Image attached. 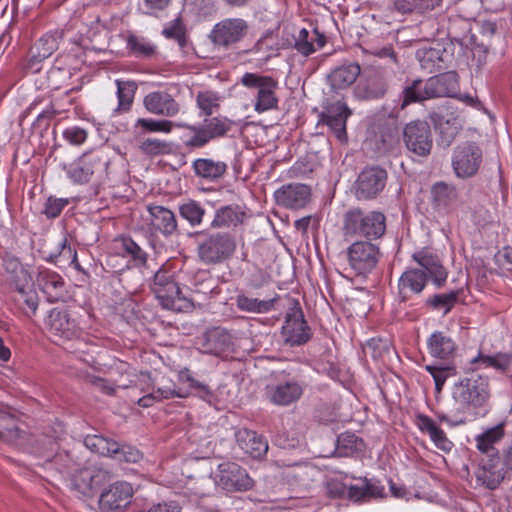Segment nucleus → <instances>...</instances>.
Returning a JSON list of instances; mask_svg holds the SVG:
<instances>
[{
    "instance_id": "nucleus-1",
    "label": "nucleus",
    "mask_w": 512,
    "mask_h": 512,
    "mask_svg": "<svg viewBox=\"0 0 512 512\" xmlns=\"http://www.w3.org/2000/svg\"><path fill=\"white\" fill-rule=\"evenodd\" d=\"M189 236L195 238L197 259L206 266L226 262L237 248L235 235L228 231L201 230Z\"/></svg>"
},
{
    "instance_id": "nucleus-2",
    "label": "nucleus",
    "mask_w": 512,
    "mask_h": 512,
    "mask_svg": "<svg viewBox=\"0 0 512 512\" xmlns=\"http://www.w3.org/2000/svg\"><path fill=\"white\" fill-rule=\"evenodd\" d=\"M343 234L346 238H381L386 231V217L380 211H365L353 207L343 215Z\"/></svg>"
},
{
    "instance_id": "nucleus-3",
    "label": "nucleus",
    "mask_w": 512,
    "mask_h": 512,
    "mask_svg": "<svg viewBox=\"0 0 512 512\" xmlns=\"http://www.w3.org/2000/svg\"><path fill=\"white\" fill-rule=\"evenodd\" d=\"M452 397L463 411L482 408L490 399L489 379L472 373L454 384Z\"/></svg>"
},
{
    "instance_id": "nucleus-4",
    "label": "nucleus",
    "mask_w": 512,
    "mask_h": 512,
    "mask_svg": "<svg viewBox=\"0 0 512 512\" xmlns=\"http://www.w3.org/2000/svg\"><path fill=\"white\" fill-rule=\"evenodd\" d=\"M110 159L102 150L84 153L70 165L68 177L78 184H85L91 180L104 181L108 176Z\"/></svg>"
},
{
    "instance_id": "nucleus-5",
    "label": "nucleus",
    "mask_w": 512,
    "mask_h": 512,
    "mask_svg": "<svg viewBox=\"0 0 512 512\" xmlns=\"http://www.w3.org/2000/svg\"><path fill=\"white\" fill-rule=\"evenodd\" d=\"M140 390L144 395L137 400V404L143 408L151 407L163 400L186 398L190 394L178 388L176 383L165 375L151 379L148 374H141Z\"/></svg>"
},
{
    "instance_id": "nucleus-6",
    "label": "nucleus",
    "mask_w": 512,
    "mask_h": 512,
    "mask_svg": "<svg viewBox=\"0 0 512 512\" xmlns=\"http://www.w3.org/2000/svg\"><path fill=\"white\" fill-rule=\"evenodd\" d=\"M346 256L353 275L366 278L376 269L382 253L371 241H356L347 248Z\"/></svg>"
},
{
    "instance_id": "nucleus-7",
    "label": "nucleus",
    "mask_w": 512,
    "mask_h": 512,
    "mask_svg": "<svg viewBox=\"0 0 512 512\" xmlns=\"http://www.w3.org/2000/svg\"><path fill=\"white\" fill-rule=\"evenodd\" d=\"M249 29L248 22L243 18H224L213 26L208 38L215 47L230 49L244 40Z\"/></svg>"
},
{
    "instance_id": "nucleus-8",
    "label": "nucleus",
    "mask_w": 512,
    "mask_h": 512,
    "mask_svg": "<svg viewBox=\"0 0 512 512\" xmlns=\"http://www.w3.org/2000/svg\"><path fill=\"white\" fill-rule=\"evenodd\" d=\"M240 83L249 88L256 90V101L254 109L258 113H263L278 106V98L275 90L277 89V81L270 76H262L255 73H245Z\"/></svg>"
},
{
    "instance_id": "nucleus-9",
    "label": "nucleus",
    "mask_w": 512,
    "mask_h": 512,
    "mask_svg": "<svg viewBox=\"0 0 512 512\" xmlns=\"http://www.w3.org/2000/svg\"><path fill=\"white\" fill-rule=\"evenodd\" d=\"M483 152L475 142H464L457 145L452 154V168L461 179L475 176L482 164Z\"/></svg>"
},
{
    "instance_id": "nucleus-10",
    "label": "nucleus",
    "mask_w": 512,
    "mask_h": 512,
    "mask_svg": "<svg viewBox=\"0 0 512 512\" xmlns=\"http://www.w3.org/2000/svg\"><path fill=\"white\" fill-rule=\"evenodd\" d=\"M47 327L53 341L58 345L78 339L81 335V329L76 319L65 308L56 307L50 311Z\"/></svg>"
},
{
    "instance_id": "nucleus-11",
    "label": "nucleus",
    "mask_w": 512,
    "mask_h": 512,
    "mask_svg": "<svg viewBox=\"0 0 512 512\" xmlns=\"http://www.w3.org/2000/svg\"><path fill=\"white\" fill-rule=\"evenodd\" d=\"M281 334L284 343L291 347L304 345L311 339V328L304 319L303 311L297 301L285 316Z\"/></svg>"
},
{
    "instance_id": "nucleus-12",
    "label": "nucleus",
    "mask_w": 512,
    "mask_h": 512,
    "mask_svg": "<svg viewBox=\"0 0 512 512\" xmlns=\"http://www.w3.org/2000/svg\"><path fill=\"white\" fill-rule=\"evenodd\" d=\"M407 150L417 156L427 157L433 147V136L426 121L416 120L407 123L402 132Z\"/></svg>"
},
{
    "instance_id": "nucleus-13",
    "label": "nucleus",
    "mask_w": 512,
    "mask_h": 512,
    "mask_svg": "<svg viewBox=\"0 0 512 512\" xmlns=\"http://www.w3.org/2000/svg\"><path fill=\"white\" fill-rule=\"evenodd\" d=\"M151 290L163 308L175 311L181 309L178 302L185 300V297H181V290L167 269L160 268L155 273Z\"/></svg>"
},
{
    "instance_id": "nucleus-14",
    "label": "nucleus",
    "mask_w": 512,
    "mask_h": 512,
    "mask_svg": "<svg viewBox=\"0 0 512 512\" xmlns=\"http://www.w3.org/2000/svg\"><path fill=\"white\" fill-rule=\"evenodd\" d=\"M386 170L379 167H368L362 170L354 185V193L359 200L376 198L385 188Z\"/></svg>"
},
{
    "instance_id": "nucleus-15",
    "label": "nucleus",
    "mask_w": 512,
    "mask_h": 512,
    "mask_svg": "<svg viewBox=\"0 0 512 512\" xmlns=\"http://www.w3.org/2000/svg\"><path fill=\"white\" fill-rule=\"evenodd\" d=\"M218 485L228 492H245L253 487L254 481L237 463L226 462L219 465Z\"/></svg>"
},
{
    "instance_id": "nucleus-16",
    "label": "nucleus",
    "mask_w": 512,
    "mask_h": 512,
    "mask_svg": "<svg viewBox=\"0 0 512 512\" xmlns=\"http://www.w3.org/2000/svg\"><path fill=\"white\" fill-rule=\"evenodd\" d=\"M133 495L132 486L125 481H117L104 488L99 496V508L103 512L120 510L127 506Z\"/></svg>"
},
{
    "instance_id": "nucleus-17",
    "label": "nucleus",
    "mask_w": 512,
    "mask_h": 512,
    "mask_svg": "<svg viewBox=\"0 0 512 512\" xmlns=\"http://www.w3.org/2000/svg\"><path fill=\"white\" fill-rule=\"evenodd\" d=\"M63 37V29H54L42 35L30 49L28 67L38 71V64L50 57L59 48Z\"/></svg>"
},
{
    "instance_id": "nucleus-18",
    "label": "nucleus",
    "mask_w": 512,
    "mask_h": 512,
    "mask_svg": "<svg viewBox=\"0 0 512 512\" xmlns=\"http://www.w3.org/2000/svg\"><path fill=\"white\" fill-rule=\"evenodd\" d=\"M304 383L288 380L266 386L267 400L277 406H290L296 403L304 393Z\"/></svg>"
},
{
    "instance_id": "nucleus-19",
    "label": "nucleus",
    "mask_w": 512,
    "mask_h": 512,
    "mask_svg": "<svg viewBox=\"0 0 512 512\" xmlns=\"http://www.w3.org/2000/svg\"><path fill=\"white\" fill-rule=\"evenodd\" d=\"M351 113L345 103L337 101L326 107L320 115V120L330 128L339 141L344 142L347 140L346 122Z\"/></svg>"
},
{
    "instance_id": "nucleus-20",
    "label": "nucleus",
    "mask_w": 512,
    "mask_h": 512,
    "mask_svg": "<svg viewBox=\"0 0 512 512\" xmlns=\"http://www.w3.org/2000/svg\"><path fill=\"white\" fill-rule=\"evenodd\" d=\"M149 229L152 233H160L166 238L174 235L178 230V221L170 209L161 205H148Z\"/></svg>"
},
{
    "instance_id": "nucleus-21",
    "label": "nucleus",
    "mask_w": 512,
    "mask_h": 512,
    "mask_svg": "<svg viewBox=\"0 0 512 512\" xmlns=\"http://www.w3.org/2000/svg\"><path fill=\"white\" fill-rule=\"evenodd\" d=\"M275 200L278 205L300 209L308 204L311 200V188L305 184H287L277 189L274 193Z\"/></svg>"
},
{
    "instance_id": "nucleus-22",
    "label": "nucleus",
    "mask_w": 512,
    "mask_h": 512,
    "mask_svg": "<svg viewBox=\"0 0 512 512\" xmlns=\"http://www.w3.org/2000/svg\"><path fill=\"white\" fill-rule=\"evenodd\" d=\"M428 278L423 269L409 268L405 270L398 280V298L401 302L411 300L418 296L426 287Z\"/></svg>"
},
{
    "instance_id": "nucleus-23",
    "label": "nucleus",
    "mask_w": 512,
    "mask_h": 512,
    "mask_svg": "<svg viewBox=\"0 0 512 512\" xmlns=\"http://www.w3.org/2000/svg\"><path fill=\"white\" fill-rule=\"evenodd\" d=\"M143 105L149 113L167 118L176 116L180 111L179 103L166 91L148 93Z\"/></svg>"
},
{
    "instance_id": "nucleus-24",
    "label": "nucleus",
    "mask_w": 512,
    "mask_h": 512,
    "mask_svg": "<svg viewBox=\"0 0 512 512\" xmlns=\"http://www.w3.org/2000/svg\"><path fill=\"white\" fill-rule=\"evenodd\" d=\"M458 90L456 72H446L430 77L425 81L424 93L432 98L451 97Z\"/></svg>"
},
{
    "instance_id": "nucleus-25",
    "label": "nucleus",
    "mask_w": 512,
    "mask_h": 512,
    "mask_svg": "<svg viewBox=\"0 0 512 512\" xmlns=\"http://www.w3.org/2000/svg\"><path fill=\"white\" fill-rule=\"evenodd\" d=\"M412 258L418 263V269H423L427 274V278H430L437 288L445 284L448 273L438 256L433 255L427 250H421L415 252Z\"/></svg>"
},
{
    "instance_id": "nucleus-26",
    "label": "nucleus",
    "mask_w": 512,
    "mask_h": 512,
    "mask_svg": "<svg viewBox=\"0 0 512 512\" xmlns=\"http://www.w3.org/2000/svg\"><path fill=\"white\" fill-rule=\"evenodd\" d=\"M246 218V212L238 204H228L218 207L210 222L212 229H235L242 225Z\"/></svg>"
},
{
    "instance_id": "nucleus-27",
    "label": "nucleus",
    "mask_w": 512,
    "mask_h": 512,
    "mask_svg": "<svg viewBox=\"0 0 512 512\" xmlns=\"http://www.w3.org/2000/svg\"><path fill=\"white\" fill-rule=\"evenodd\" d=\"M36 282L49 302H57L65 296V282L56 272L43 269L38 272Z\"/></svg>"
},
{
    "instance_id": "nucleus-28",
    "label": "nucleus",
    "mask_w": 512,
    "mask_h": 512,
    "mask_svg": "<svg viewBox=\"0 0 512 512\" xmlns=\"http://www.w3.org/2000/svg\"><path fill=\"white\" fill-rule=\"evenodd\" d=\"M236 440L239 447L255 459L263 457L268 451L267 440L253 430H239L236 433Z\"/></svg>"
},
{
    "instance_id": "nucleus-29",
    "label": "nucleus",
    "mask_w": 512,
    "mask_h": 512,
    "mask_svg": "<svg viewBox=\"0 0 512 512\" xmlns=\"http://www.w3.org/2000/svg\"><path fill=\"white\" fill-rule=\"evenodd\" d=\"M447 52L440 44L435 46H423L416 51V58L423 70L433 73L444 69Z\"/></svg>"
},
{
    "instance_id": "nucleus-30",
    "label": "nucleus",
    "mask_w": 512,
    "mask_h": 512,
    "mask_svg": "<svg viewBox=\"0 0 512 512\" xmlns=\"http://www.w3.org/2000/svg\"><path fill=\"white\" fill-rule=\"evenodd\" d=\"M427 347L432 357L442 360L452 359L457 351L455 341L442 331H436L430 335Z\"/></svg>"
},
{
    "instance_id": "nucleus-31",
    "label": "nucleus",
    "mask_w": 512,
    "mask_h": 512,
    "mask_svg": "<svg viewBox=\"0 0 512 512\" xmlns=\"http://www.w3.org/2000/svg\"><path fill=\"white\" fill-rule=\"evenodd\" d=\"M458 199V192L453 185L443 181L436 182L431 187V202L437 211L447 212Z\"/></svg>"
},
{
    "instance_id": "nucleus-32",
    "label": "nucleus",
    "mask_w": 512,
    "mask_h": 512,
    "mask_svg": "<svg viewBox=\"0 0 512 512\" xmlns=\"http://www.w3.org/2000/svg\"><path fill=\"white\" fill-rule=\"evenodd\" d=\"M361 68L358 63H348L336 67L328 75L333 90H342L351 86L360 75Z\"/></svg>"
},
{
    "instance_id": "nucleus-33",
    "label": "nucleus",
    "mask_w": 512,
    "mask_h": 512,
    "mask_svg": "<svg viewBox=\"0 0 512 512\" xmlns=\"http://www.w3.org/2000/svg\"><path fill=\"white\" fill-rule=\"evenodd\" d=\"M416 424L423 433L429 435L438 449L449 452L453 448V443L447 438L445 432L430 417L419 414Z\"/></svg>"
},
{
    "instance_id": "nucleus-34",
    "label": "nucleus",
    "mask_w": 512,
    "mask_h": 512,
    "mask_svg": "<svg viewBox=\"0 0 512 512\" xmlns=\"http://www.w3.org/2000/svg\"><path fill=\"white\" fill-rule=\"evenodd\" d=\"M231 335L224 329L214 328L203 335L202 347L208 354L219 355L230 349Z\"/></svg>"
},
{
    "instance_id": "nucleus-35",
    "label": "nucleus",
    "mask_w": 512,
    "mask_h": 512,
    "mask_svg": "<svg viewBox=\"0 0 512 512\" xmlns=\"http://www.w3.org/2000/svg\"><path fill=\"white\" fill-rule=\"evenodd\" d=\"M387 91L385 79L377 73L368 76L364 83L356 87L355 93L359 99L376 100L382 98Z\"/></svg>"
},
{
    "instance_id": "nucleus-36",
    "label": "nucleus",
    "mask_w": 512,
    "mask_h": 512,
    "mask_svg": "<svg viewBox=\"0 0 512 512\" xmlns=\"http://www.w3.org/2000/svg\"><path fill=\"white\" fill-rule=\"evenodd\" d=\"M325 43L326 37L319 33L317 29H314L310 35V32L303 28L295 38L294 48L303 56H309L317 49L322 48Z\"/></svg>"
},
{
    "instance_id": "nucleus-37",
    "label": "nucleus",
    "mask_w": 512,
    "mask_h": 512,
    "mask_svg": "<svg viewBox=\"0 0 512 512\" xmlns=\"http://www.w3.org/2000/svg\"><path fill=\"white\" fill-rule=\"evenodd\" d=\"M277 300L278 296L267 300H260L250 297L245 293H239L235 297L236 306L240 311L258 314L270 312L274 308Z\"/></svg>"
},
{
    "instance_id": "nucleus-38",
    "label": "nucleus",
    "mask_w": 512,
    "mask_h": 512,
    "mask_svg": "<svg viewBox=\"0 0 512 512\" xmlns=\"http://www.w3.org/2000/svg\"><path fill=\"white\" fill-rule=\"evenodd\" d=\"M193 169L195 174L201 178L216 180L226 173L227 165L222 161L199 158L193 162Z\"/></svg>"
},
{
    "instance_id": "nucleus-39",
    "label": "nucleus",
    "mask_w": 512,
    "mask_h": 512,
    "mask_svg": "<svg viewBox=\"0 0 512 512\" xmlns=\"http://www.w3.org/2000/svg\"><path fill=\"white\" fill-rule=\"evenodd\" d=\"M45 465L55 468L62 474L72 476L80 467L81 462L71 452L62 451L56 453L52 458L47 455Z\"/></svg>"
},
{
    "instance_id": "nucleus-40",
    "label": "nucleus",
    "mask_w": 512,
    "mask_h": 512,
    "mask_svg": "<svg viewBox=\"0 0 512 512\" xmlns=\"http://www.w3.org/2000/svg\"><path fill=\"white\" fill-rule=\"evenodd\" d=\"M504 437V425L498 424L476 436V447L482 453L490 456L496 454L494 445Z\"/></svg>"
},
{
    "instance_id": "nucleus-41",
    "label": "nucleus",
    "mask_w": 512,
    "mask_h": 512,
    "mask_svg": "<svg viewBox=\"0 0 512 512\" xmlns=\"http://www.w3.org/2000/svg\"><path fill=\"white\" fill-rule=\"evenodd\" d=\"M176 126L169 120H157L152 118H138L134 124L135 135L137 138L147 133H170Z\"/></svg>"
},
{
    "instance_id": "nucleus-42",
    "label": "nucleus",
    "mask_w": 512,
    "mask_h": 512,
    "mask_svg": "<svg viewBox=\"0 0 512 512\" xmlns=\"http://www.w3.org/2000/svg\"><path fill=\"white\" fill-rule=\"evenodd\" d=\"M365 448L364 441L353 433H342L337 438L336 454L341 457L353 456Z\"/></svg>"
},
{
    "instance_id": "nucleus-43",
    "label": "nucleus",
    "mask_w": 512,
    "mask_h": 512,
    "mask_svg": "<svg viewBox=\"0 0 512 512\" xmlns=\"http://www.w3.org/2000/svg\"><path fill=\"white\" fill-rule=\"evenodd\" d=\"M119 243L121 253L131 258L135 266H145L147 263V253L130 237H120L116 240Z\"/></svg>"
},
{
    "instance_id": "nucleus-44",
    "label": "nucleus",
    "mask_w": 512,
    "mask_h": 512,
    "mask_svg": "<svg viewBox=\"0 0 512 512\" xmlns=\"http://www.w3.org/2000/svg\"><path fill=\"white\" fill-rule=\"evenodd\" d=\"M459 294V290L434 294L425 300V304L433 310L442 311L443 314L446 315L458 302Z\"/></svg>"
},
{
    "instance_id": "nucleus-45",
    "label": "nucleus",
    "mask_w": 512,
    "mask_h": 512,
    "mask_svg": "<svg viewBox=\"0 0 512 512\" xmlns=\"http://www.w3.org/2000/svg\"><path fill=\"white\" fill-rule=\"evenodd\" d=\"M71 485L82 496L93 497V468H78L72 475Z\"/></svg>"
},
{
    "instance_id": "nucleus-46",
    "label": "nucleus",
    "mask_w": 512,
    "mask_h": 512,
    "mask_svg": "<svg viewBox=\"0 0 512 512\" xmlns=\"http://www.w3.org/2000/svg\"><path fill=\"white\" fill-rule=\"evenodd\" d=\"M179 214L192 227H197L203 224L206 210L199 202L189 200L179 206Z\"/></svg>"
},
{
    "instance_id": "nucleus-47",
    "label": "nucleus",
    "mask_w": 512,
    "mask_h": 512,
    "mask_svg": "<svg viewBox=\"0 0 512 512\" xmlns=\"http://www.w3.org/2000/svg\"><path fill=\"white\" fill-rule=\"evenodd\" d=\"M510 361V354L497 353L492 356L479 354L471 363L480 364L484 368H494L502 373H509Z\"/></svg>"
},
{
    "instance_id": "nucleus-48",
    "label": "nucleus",
    "mask_w": 512,
    "mask_h": 512,
    "mask_svg": "<svg viewBox=\"0 0 512 512\" xmlns=\"http://www.w3.org/2000/svg\"><path fill=\"white\" fill-rule=\"evenodd\" d=\"M477 481L487 488L496 489L504 479L503 469H496L492 464L481 467L476 473Z\"/></svg>"
},
{
    "instance_id": "nucleus-49",
    "label": "nucleus",
    "mask_w": 512,
    "mask_h": 512,
    "mask_svg": "<svg viewBox=\"0 0 512 512\" xmlns=\"http://www.w3.org/2000/svg\"><path fill=\"white\" fill-rule=\"evenodd\" d=\"M117 85V98H118V112H126L130 110L133 103L134 95L137 86L131 81H116Z\"/></svg>"
},
{
    "instance_id": "nucleus-50",
    "label": "nucleus",
    "mask_w": 512,
    "mask_h": 512,
    "mask_svg": "<svg viewBox=\"0 0 512 512\" xmlns=\"http://www.w3.org/2000/svg\"><path fill=\"white\" fill-rule=\"evenodd\" d=\"M129 52L138 58H150L156 53V46L143 37L130 35L127 38Z\"/></svg>"
},
{
    "instance_id": "nucleus-51",
    "label": "nucleus",
    "mask_w": 512,
    "mask_h": 512,
    "mask_svg": "<svg viewBox=\"0 0 512 512\" xmlns=\"http://www.w3.org/2000/svg\"><path fill=\"white\" fill-rule=\"evenodd\" d=\"M425 81L421 79H415L412 83L406 86L402 92V103L400 109H404L407 105L416 102H422L430 99L428 95L424 93Z\"/></svg>"
},
{
    "instance_id": "nucleus-52",
    "label": "nucleus",
    "mask_w": 512,
    "mask_h": 512,
    "mask_svg": "<svg viewBox=\"0 0 512 512\" xmlns=\"http://www.w3.org/2000/svg\"><path fill=\"white\" fill-rule=\"evenodd\" d=\"M139 150L147 156L170 154L172 145L170 142L158 138H145L139 143Z\"/></svg>"
},
{
    "instance_id": "nucleus-53",
    "label": "nucleus",
    "mask_w": 512,
    "mask_h": 512,
    "mask_svg": "<svg viewBox=\"0 0 512 512\" xmlns=\"http://www.w3.org/2000/svg\"><path fill=\"white\" fill-rule=\"evenodd\" d=\"M20 436V430L15 419L6 412H0V440L13 442Z\"/></svg>"
},
{
    "instance_id": "nucleus-54",
    "label": "nucleus",
    "mask_w": 512,
    "mask_h": 512,
    "mask_svg": "<svg viewBox=\"0 0 512 512\" xmlns=\"http://www.w3.org/2000/svg\"><path fill=\"white\" fill-rule=\"evenodd\" d=\"M426 370L431 374L435 382V389L439 393L441 392L445 381L452 376L456 375V368L452 365L446 366H435L428 365Z\"/></svg>"
},
{
    "instance_id": "nucleus-55",
    "label": "nucleus",
    "mask_w": 512,
    "mask_h": 512,
    "mask_svg": "<svg viewBox=\"0 0 512 512\" xmlns=\"http://www.w3.org/2000/svg\"><path fill=\"white\" fill-rule=\"evenodd\" d=\"M15 289L19 293V301L22 300L27 307V310L24 309V313L28 317L34 316L39 305V298L37 293L34 290H26L25 287L18 282L15 283Z\"/></svg>"
},
{
    "instance_id": "nucleus-56",
    "label": "nucleus",
    "mask_w": 512,
    "mask_h": 512,
    "mask_svg": "<svg viewBox=\"0 0 512 512\" xmlns=\"http://www.w3.org/2000/svg\"><path fill=\"white\" fill-rule=\"evenodd\" d=\"M176 126L181 127V128H187L194 133L193 136L190 137L185 142V145L187 147L200 148V147H203L204 145H206L211 140V138L209 137V135L203 125L202 126H192V125L177 123Z\"/></svg>"
},
{
    "instance_id": "nucleus-57",
    "label": "nucleus",
    "mask_w": 512,
    "mask_h": 512,
    "mask_svg": "<svg viewBox=\"0 0 512 512\" xmlns=\"http://www.w3.org/2000/svg\"><path fill=\"white\" fill-rule=\"evenodd\" d=\"M203 126L209 137L214 139L225 135L231 129L232 121L227 118L214 117L206 120Z\"/></svg>"
},
{
    "instance_id": "nucleus-58",
    "label": "nucleus",
    "mask_w": 512,
    "mask_h": 512,
    "mask_svg": "<svg viewBox=\"0 0 512 512\" xmlns=\"http://www.w3.org/2000/svg\"><path fill=\"white\" fill-rule=\"evenodd\" d=\"M113 459L119 462L137 463L142 459V453L133 446L118 443Z\"/></svg>"
},
{
    "instance_id": "nucleus-59",
    "label": "nucleus",
    "mask_w": 512,
    "mask_h": 512,
    "mask_svg": "<svg viewBox=\"0 0 512 512\" xmlns=\"http://www.w3.org/2000/svg\"><path fill=\"white\" fill-rule=\"evenodd\" d=\"M69 204V200L66 198H56L53 196H50L44 205V209L42 213L48 218V219H54L58 217L63 209Z\"/></svg>"
},
{
    "instance_id": "nucleus-60",
    "label": "nucleus",
    "mask_w": 512,
    "mask_h": 512,
    "mask_svg": "<svg viewBox=\"0 0 512 512\" xmlns=\"http://www.w3.org/2000/svg\"><path fill=\"white\" fill-rule=\"evenodd\" d=\"M63 137L72 145L79 146L87 139V131L78 126H72L65 129Z\"/></svg>"
},
{
    "instance_id": "nucleus-61",
    "label": "nucleus",
    "mask_w": 512,
    "mask_h": 512,
    "mask_svg": "<svg viewBox=\"0 0 512 512\" xmlns=\"http://www.w3.org/2000/svg\"><path fill=\"white\" fill-rule=\"evenodd\" d=\"M163 34L167 38L175 39L180 47L186 45L185 29L179 19H177L171 27L165 28Z\"/></svg>"
},
{
    "instance_id": "nucleus-62",
    "label": "nucleus",
    "mask_w": 512,
    "mask_h": 512,
    "mask_svg": "<svg viewBox=\"0 0 512 512\" xmlns=\"http://www.w3.org/2000/svg\"><path fill=\"white\" fill-rule=\"evenodd\" d=\"M113 479L110 471L104 468L93 467V496L104 485L108 484Z\"/></svg>"
},
{
    "instance_id": "nucleus-63",
    "label": "nucleus",
    "mask_w": 512,
    "mask_h": 512,
    "mask_svg": "<svg viewBox=\"0 0 512 512\" xmlns=\"http://www.w3.org/2000/svg\"><path fill=\"white\" fill-rule=\"evenodd\" d=\"M394 7L398 12L407 14L414 11L423 12L424 9H432L433 5L431 7L428 5L424 7L417 0H395Z\"/></svg>"
},
{
    "instance_id": "nucleus-64",
    "label": "nucleus",
    "mask_w": 512,
    "mask_h": 512,
    "mask_svg": "<svg viewBox=\"0 0 512 512\" xmlns=\"http://www.w3.org/2000/svg\"><path fill=\"white\" fill-rule=\"evenodd\" d=\"M216 101L215 95L209 92H201L197 95L198 107L208 116L213 113L214 107L217 106Z\"/></svg>"
}]
</instances>
